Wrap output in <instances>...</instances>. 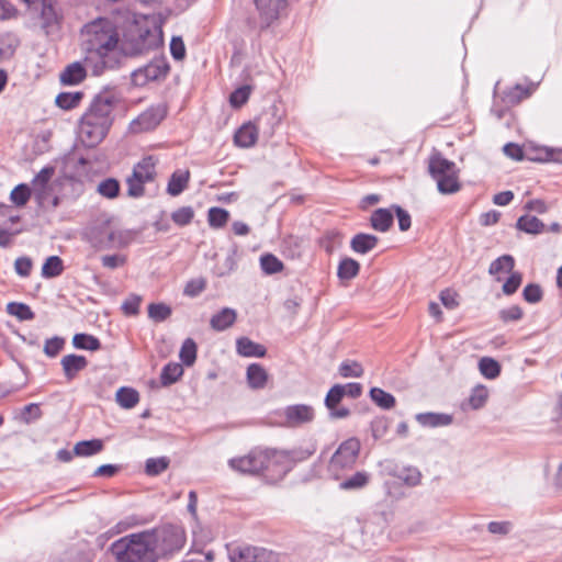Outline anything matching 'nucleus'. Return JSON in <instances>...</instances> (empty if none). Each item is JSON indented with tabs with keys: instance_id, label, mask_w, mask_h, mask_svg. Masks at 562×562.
<instances>
[{
	"instance_id": "obj_1",
	"label": "nucleus",
	"mask_w": 562,
	"mask_h": 562,
	"mask_svg": "<svg viewBox=\"0 0 562 562\" xmlns=\"http://www.w3.org/2000/svg\"><path fill=\"white\" fill-rule=\"evenodd\" d=\"M119 30L108 18H98L81 29L83 61L93 76L119 67L122 59Z\"/></svg>"
},
{
	"instance_id": "obj_2",
	"label": "nucleus",
	"mask_w": 562,
	"mask_h": 562,
	"mask_svg": "<svg viewBox=\"0 0 562 562\" xmlns=\"http://www.w3.org/2000/svg\"><path fill=\"white\" fill-rule=\"evenodd\" d=\"M228 467L240 474L262 473L270 482H277L288 473L291 461L282 451L255 449L246 456L229 459Z\"/></svg>"
},
{
	"instance_id": "obj_3",
	"label": "nucleus",
	"mask_w": 562,
	"mask_h": 562,
	"mask_svg": "<svg viewBox=\"0 0 562 562\" xmlns=\"http://www.w3.org/2000/svg\"><path fill=\"white\" fill-rule=\"evenodd\" d=\"M161 21L156 15H142L135 19L121 42L122 56L146 54L162 45Z\"/></svg>"
},
{
	"instance_id": "obj_4",
	"label": "nucleus",
	"mask_w": 562,
	"mask_h": 562,
	"mask_svg": "<svg viewBox=\"0 0 562 562\" xmlns=\"http://www.w3.org/2000/svg\"><path fill=\"white\" fill-rule=\"evenodd\" d=\"M113 109L112 97L103 94L93 99L80 122L79 136L82 143L93 147L104 139L113 122Z\"/></svg>"
},
{
	"instance_id": "obj_5",
	"label": "nucleus",
	"mask_w": 562,
	"mask_h": 562,
	"mask_svg": "<svg viewBox=\"0 0 562 562\" xmlns=\"http://www.w3.org/2000/svg\"><path fill=\"white\" fill-rule=\"evenodd\" d=\"M83 239L97 251L123 249L135 239L136 233L121 228L110 218L102 217L90 224L82 234Z\"/></svg>"
},
{
	"instance_id": "obj_6",
	"label": "nucleus",
	"mask_w": 562,
	"mask_h": 562,
	"mask_svg": "<svg viewBox=\"0 0 562 562\" xmlns=\"http://www.w3.org/2000/svg\"><path fill=\"white\" fill-rule=\"evenodd\" d=\"M149 533L136 532L124 536L110 546L115 562H157L149 544Z\"/></svg>"
},
{
	"instance_id": "obj_7",
	"label": "nucleus",
	"mask_w": 562,
	"mask_h": 562,
	"mask_svg": "<svg viewBox=\"0 0 562 562\" xmlns=\"http://www.w3.org/2000/svg\"><path fill=\"white\" fill-rule=\"evenodd\" d=\"M143 532L150 535L148 540L156 560L180 551L186 541L183 529L176 525H162Z\"/></svg>"
},
{
	"instance_id": "obj_8",
	"label": "nucleus",
	"mask_w": 562,
	"mask_h": 562,
	"mask_svg": "<svg viewBox=\"0 0 562 562\" xmlns=\"http://www.w3.org/2000/svg\"><path fill=\"white\" fill-rule=\"evenodd\" d=\"M428 169L440 193L451 194L460 190L459 170L453 161L435 153L429 158Z\"/></svg>"
},
{
	"instance_id": "obj_9",
	"label": "nucleus",
	"mask_w": 562,
	"mask_h": 562,
	"mask_svg": "<svg viewBox=\"0 0 562 562\" xmlns=\"http://www.w3.org/2000/svg\"><path fill=\"white\" fill-rule=\"evenodd\" d=\"M42 2L41 12L38 15L40 24L36 22V16L30 10V18L25 22V27L35 30L37 26L46 34L52 35L57 33L61 26L63 16L57 10L52 0H40Z\"/></svg>"
},
{
	"instance_id": "obj_10",
	"label": "nucleus",
	"mask_w": 562,
	"mask_h": 562,
	"mask_svg": "<svg viewBox=\"0 0 562 562\" xmlns=\"http://www.w3.org/2000/svg\"><path fill=\"white\" fill-rule=\"evenodd\" d=\"M360 451V441L349 438L344 441L329 462V472L336 479H340L342 471L350 469L357 461Z\"/></svg>"
},
{
	"instance_id": "obj_11",
	"label": "nucleus",
	"mask_w": 562,
	"mask_h": 562,
	"mask_svg": "<svg viewBox=\"0 0 562 562\" xmlns=\"http://www.w3.org/2000/svg\"><path fill=\"white\" fill-rule=\"evenodd\" d=\"M157 159L153 156L143 158L133 169V173L127 178V194L138 198L144 194V184L154 180L156 175Z\"/></svg>"
},
{
	"instance_id": "obj_12",
	"label": "nucleus",
	"mask_w": 562,
	"mask_h": 562,
	"mask_svg": "<svg viewBox=\"0 0 562 562\" xmlns=\"http://www.w3.org/2000/svg\"><path fill=\"white\" fill-rule=\"evenodd\" d=\"M166 114L167 108L164 104L153 105L130 123L128 131L132 134L153 131L160 124Z\"/></svg>"
},
{
	"instance_id": "obj_13",
	"label": "nucleus",
	"mask_w": 562,
	"mask_h": 562,
	"mask_svg": "<svg viewBox=\"0 0 562 562\" xmlns=\"http://www.w3.org/2000/svg\"><path fill=\"white\" fill-rule=\"evenodd\" d=\"M168 71L169 64L165 57L154 58L147 65L132 72V81L135 86L143 87L150 81L165 78Z\"/></svg>"
},
{
	"instance_id": "obj_14",
	"label": "nucleus",
	"mask_w": 562,
	"mask_h": 562,
	"mask_svg": "<svg viewBox=\"0 0 562 562\" xmlns=\"http://www.w3.org/2000/svg\"><path fill=\"white\" fill-rule=\"evenodd\" d=\"M283 425L288 427H300L311 423L315 417L313 406L307 404L289 405L282 411Z\"/></svg>"
},
{
	"instance_id": "obj_15",
	"label": "nucleus",
	"mask_w": 562,
	"mask_h": 562,
	"mask_svg": "<svg viewBox=\"0 0 562 562\" xmlns=\"http://www.w3.org/2000/svg\"><path fill=\"white\" fill-rule=\"evenodd\" d=\"M263 26H270L286 10V0H255Z\"/></svg>"
},
{
	"instance_id": "obj_16",
	"label": "nucleus",
	"mask_w": 562,
	"mask_h": 562,
	"mask_svg": "<svg viewBox=\"0 0 562 562\" xmlns=\"http://www.w3.org/2000/svg\"><path fill=\"white\" fill-rule=\"evenodd\" d=\"M344 396L345 394L342 392V384H335L328 391L325 397V405L328 408L331 418L340 419L349 416L350 411L348 408L337 407Z\"/></svg>"
},
{
	"instance_id": "obj_17",
	"label": "nucleus",
	"mask_w": 562,
	"mask_h": 562,
	"mask_svg": "<svg viewBox=\"0 0 562 562\" xmlns=\"http://www.w3.org/2000/svg\"><path fill=\"white\" fill-rule=\"evenodd\" d=\"M60 364L67 381H72L80 371L87 368L88 360L83 356L70 353L61 358Z\"/></svg>"
},
{
	"instance_id": "obj_18",
	"label": "nucleus",
	"mask_w": 562,
	"mask_h": 562,
	"mask_svg": "<svg viewBox=\"0 0 562 562\" xmlns=\"http://www.w3.org/2000/svg\"><path fill=\"white\" fill-rule=\"evenodd\" d=\"M416 422L425 428L447 427L452 424L453 417L446 413H419L415 416Z\"/></svg>"
},
{
	"instance_id": "obj_19",
	"label": "nucleus",
	"mask_w": 562,
	"mask_h": 562,
	"mask_svg": "<svg viewBox=\"0 0 562 562\" xmlns=\"http://www.w3.org/2000/svg\"><path fill=\"white\" fill-rule=\"evenodd\" d=\"M237 319V312L231 307H223L210 319V326L215 331H224L232 327Z\"/></svg>"
},
{
	"instance_id": "obj_20",
	"label": "nucleus",
	"mask_w": 562,
	"mask_h": 562,
	"mask_svg": "<svg viewBox=\"0 0 562 562\" xmlns=\"http://www.w3.org/2000/svg\"><path fill=\"white\" fill-rule=\"evenodd\" d=\"M236 351L241 357H257L261 358L266 355L265 346L257 344L248 337H239L236 340Z\"/></svg>"
},
{
	"instance_id": "obj_21",
	"label": "nucleus",
	"mask_w": 562,
	"mask_h": 562,
	"mask_svg": "<svg viewBox=\"0 0 562 562\" xmlns=\"http://www.w3.org/2000/svg\"><path fill=\"white\" fill-rule=\"evenodd\" d=\"M32 192L41 206H50L55 209L59 204V198L56 195L52 183L48 186L32 188Z\"/></svg>"
},
{
	"instance_id": "obj_22",
	"label": "nucleus",
	"mask_w": 562,
	"mask_h": 562,
	"mask_svg": "<svg viewBox=\"0 0 562 562\" xmlns=\"http://www.w3.org/2000/svg\"><path fill=\"white\" fill-rule=\"evenodd\" d=\"M90 71L83 61V65L80 63H72L60 74V81L65 85H77L81 82L86 72Z\"/></svg>"
},
{
	"instance_id": "obj_23",
	"label": "nucleus",
	"mask_w": 562,
	"mask_h": 562,
	"mask_svg": "<svg viewBox=\"0 0 562 562\" xmlns=\"http://www.w3.org/2000/svg\"><path fill=\"white\" fill-rule=\"evenodd\" d=\"M190 180V172L189 170H176L168 182L167 186V193L171 196H178L181 194L184 189L188 187Z\"/></svg>"
},
{
	"instance_id": "obj_24",
	"label": "nucleus",
	"mask_w": 562,
	"mask_h": 562,
	"mask_svg": "<svg viewBox=\"0 0 562 562\" xmlns=\"http://www.w3.org/2000/svg\"><path fill=\"white\" fill-rule=\"evenodd\" d=\"M514 266V258L510 255H503L490 265L488 272L494 276L497 281H501L503 274L510 273L513 271Z\"/></svg>"
},
{
	"instance_id": "obj_25",
	"label": "nucleus",
	"mask_w": 562,
	"mask_h": 562,
	"mask_svg": "<svg viewBox=\"0 0 562 562\" xmlns=\"http://www.w3.org/2000/svg\"><path fill=\"white\" fill-rule=\"evenodd\" d=\"M267 381L268 373L261 364L252 363L247 368V382L251 389H263Z\"/></svg>"
},
{
	"instance_id": "obj_26",
	"label": "nucleus",
	"mask_w": 562,
	"mask_h": 562,
	"mask_svg": "<svg viewBox=\"0 0 562 562\" xmlns=\"http://www.w3.org/2000/svg\"><path fill=\"white\" fill-rule=\"evenodd\" d=\"M258 138V131L254 124L243 125L235 134L234 142L239 147H250Z\"/></svg>"
},
{
	"instance_id": "obj_27",
	"label": "nucleus",
	"mask_w": 562,
	"mask_h": 562,
	"mask_svg": "<svg viewBox=\"0 0 562 562\" xmlns=\"http://www.w3.org/2000/svg\"><path fill=\"white\" fill-rule=\"evenodd\" d=\"M104 448V443L101 439H91L78 441L75 445L76 457L89 458L100 453Z\"/></svg>"
},
{
	"instance_id": "obj_28",
	"label": "nucleus",
	"mask_w": 562,
	"mask_h": 562,
	"mask_svg": "<svg viewBox=\"0 0 562 562\" xmlns=\"http://www.w3.org/2000/svg\"><path fill=\"white\" fill-rule=\"evenodd\" d=\"M260 549L249 546H234L228 548L231 562H254Z\"/></svg>"
},
{
	"instance_id": "obj_29",
	"label": "nucleus",
	"mask_w": 562,
	"mask_h": 562,
	"mask_svg": "<svg viewBox=\"0 0 562 562\" xmlns=\"http://www.w3.org/2000/svg\"><path fill=\"white\" fill-rule=\"evenodd\" d=\"M378 244V237L370 234H357L350 241V247L355 252L367 254L372 250Z\"/></svg>"
},
{
	"instance_id": "obj_30",
	"label": "nucleus",
	"mask_w": 562,
	"mask_h": 562,
	"mask_svg": "<svg viewBox=\"0 0 562 562\" xmlns=\"http://www.w3.org/2000/svg\"><path fill=\"white\" fill-rule=\"evenodd\" d=\"M360 270V265L352 258H342L337 268V277L341 281H349L357 277Z\"/></svg>"
},
{
	"instance_id": "obj_31",
	"label": "nucleus",
	"mask_w": 562,
	"mask_h": 562,
	"mask_svg": "<svg viewBox=\"0 0 562 562\" xmlns=\"http://www.w3.org/2000/svg\"><path fill=\"white\" fill-rule=\"evenodd\" d=\"M115 400L121 407L131 409L139 402V394L132 387L123 386L116 391Z\"/></svg>"
},
{
	"instance_id": "obj_32",
	"label": "nucleus",
	"mask_w": 562,
	"mask_h": 562,
	"mask_svg": "<svg viewBox=\"0 0 562 562\" xmlns=\"http://www.w3.org/2000/svg\"><path fill=\"white\" fill-rule=\"evenodd\" d=\"M393 223V214L387 209H378L371 215V225L375 231L386 232Z\"/></svg>"
},
{
	"instance_id": "obj_33",
	"label": "nucleus",
	"mask_w": 562,
	"mask_h": 562,
	"mask_svg": "<svg viewBox=\"0 0 562 562\" xmlns=\"http://www.w3.org/2000/svg\"><path fill=\"white\" fill-rule=\"evenodd\" d=\"M20 45V38L13 33L0 37V59L11 58Z\"/></svg>"
},
{
	"instance_id": "obj_34",
	"label": "nucleus",
	"mask_w": 562,
	"mask_h": 562,
	"mask_svg": "<svg viewBox=\"0 0 562 562\" xmlns=\"http://www.w3.org/2000/svg\"><path fill=\"white\" fill-rule=\"evenodd\" d=\"M517 228L527 234H540L544 229V224L536 216L522 215L517 221Z\"/></svg>"
},
{
	"instance_id": "obj_35",
	"label": "nucleus",
	"mask_w": 562,
	"mask_h": 562,
	"mask_svg": "<svg viewBox=\"0 0 562 562\" xmlns=\"http://www.w3.org/2000/svg\"><path fill=\"white\" fill-rule=\"evenodd\" d=\"M183 374V368L180 363L170 362L164 367L160 381L161 384L167 386L177 382Z\"/></svg>"
},
{
	"instance_id": "obj_36",
	"label": "nucleus",
	"mask_w": 562,
	"mask_h": 562,
	"mask_svg": "<svg viewBox=\"0 0 562 562\" xmlns=\"http://www.w3.org/2000/svg\"><path fill=\"white\" fill-rule=\"evenodd\" d=\"M72 345L77 349L97 351L101 348L100 340L88 334H76L72 337Z\"/></svg>"
},
{
	"instance_id": "obj_37",
	"label": "nucleus",
	"mask_w": 562,
	"mask_h": 562,
	"mask_svg": "<svg viewBox=\"0 0 562 562\" xmlns=\"http://www.w3.org/2000/svg\"><path fill=\"white\" fill-rule=\"evenodd\" d=\"M479 370L484 378L493 380L499 375L501 366L493 358L483 357L479 361Z\"/></svg>"
},
{
	"instance_id": "obj_38",
	"label": "nucleus",
	"mask_w": 562,
	"mask_h": 562,
	"mask_svg": "<svg viewBox=\"0 0 562 562\" xmlns=\"http://www.w3.org/2000/svg\"><path fill=\"white\" fill-rule=\"evenodd\" d=\"M170 464L168 457L149 458L145 463V473L149 476H156L165 472Z\"/></svg>"
},
{
	"instance_id": "obj_39",
	"label": "nucleus",
	"mask_w": 562,
	"mask_h": 562,
	"mask_svg": "<svg viewBox=\"0 0 562 562\" xmlns=\"http://www.w3.org/2000/svg\"><path fill=\"white\" fill-rule=\"evenodd\" d=\"M371 400L381 408L390 409L395 405V397L380 387L370 390Z\"/></svg>"
},
{
	"instance_id": "obj_40",
	"label": "nucleus",
	"mask_w": 562,
	"mask_h": 562,
	"mask_svg": "<svg viewBox=\"0 0 562 562\" xmlns=\"http://www.w3.org/2000/svg\"><path fill=\"white\" fill-rule=\"evenodd\" d=\"M63 270V260L58 256H50L42 267V276L44 278H55L61 274Z\"/></svg>"
},
{
	"instance_id": "obj_41",
	"label": "nucleus",
	"mask_w": 562,
	"mask_h": 562,
	"mask_svg": "<svg viewBox=\"0 0 562 562\" xmlns=\"http://www.w3.org/2000/svg\"><path fill=\"white\" fill-rule=\"evenodd\" d=\"M369 480H370L369 473L363 472V471L357 472L349 479L340 482L339 487L341 490H346V491L359 490V488L364 487L369 483Z\"/></svg>"
},
{
	"instance_id": "obj_42",
	"label": "nucleus",
	"mask_w": 562,
	"mask_h": 562,
	"mask_svg": "<svg viewBox=\"0 0 562 562\" xmlns=\"http://www.w3.org/2000/svg\"><path fill=\"white\" fill-rule=\"evenodd\" d=\"M171 313V307L165 303H151L148 306V317L156 323L166 321Z\"/></svg>"
},
{
	"instance_id": "obj_43",
	"label": "nucleus",
	"mask_w": 562,
	"mask_h": 562,
	"mask_svg": "<svg viewBox=\"0 0 562 562\" xmlns=\"http://www.w3.org/2000/svg\"><path fill=\"white\" fill-rule=\"evenodd\" d=\"M7 312L20 321H31L34 318L31 307L24 303L11 302L7 305Z\"/></svg>"
},
{
	"instance_id": "obj_44",
	"label": "nucleus",
	"mask_w": 562,
	"mask_h": 562,
	"mask_svg": "<svg viewBox=\"0 0 562 562\" xmlns=\"http://www.w3.org/2000/svg\"><path fill=\"white\" fill-rule=\"evenodd\" d=\"M81 99V92H61L56 97V104L64 110H70L76 108Z\"/></svg>"
},
{
	"instance_id": "obj_45",
	"label": "nucleus",
	"mask_w": 562,
	"mask_h": 562,
	"mask_svg": "<svg viewBox=\"0 0 562 562\" xmlns=\"http://www.w3.org/2000/svg\"><path fill=\"white\" fill-rule=\"evenodd\" d=\"M179 357L183 364L192 366L196 359V344L193 339L187 338L180 349Z\"/></svg>"
},
{
	"instance_id": "obj_46",
	"label": "nucleus",
	"mask_w": 562,
	"mask_h": 562,
	"mask_svg": "<svg viewBox=\"0 0 562 562\" xmlns=\"http://www.w3.org/2000/svg\"><path fill=\"white\" fill-rule=\"evenodd\" d=\"M338 372L342 378H360L364 371L359 362L346 360L340 363Z\"/></svg>"
},
{
	"instance_id": "obj_47",
	"label": "nucleus",
	"mask_w": 562,
	"mask_h": 562,
	"mask_svg": "<svg viewBox=\"0 0 562 562\" xmlns=\"http://www.w3.org/2000/svg\"><path fill=\"white\" fill-rule=\"evenodd\" d=\"M229 217V213L221 207H211L209 210L207 221L211 227L221 228L223 227Z\"/></svg>"
},
{
	"instance_id": "obj_48",
	"label": "nucleus",
	"mask_w": 562,
	"mask_h": 562,
	"mask_svg": "<svg viewBox=\"0 0 562 562\" xmlns=\"http://www.w3.org/2000/svg\"><path fill=\"white\" fill-rule=\"evenodd\" d=\"M488 397V390L484 385H476L469 397V404L473 409L483 407Z\"/></svg>"
},
{
	"instance_id": "obj_49",
	"label": "nucleus",
	"mask_w": 562,
	"mask_h": 562,
	"mask_svg": "<svg viewBox=\"0 0 562 562\" xmlns=\"http://www.w3.org/2000/svg\"><path fill=\"white\" fill-rule=\"evenodd\" d=\"M31 194H33L32 189L21 183L11 191L10 199L15 205L23 206L27 203Z\"/></svg>"
},
{
	"instance_id": "obj_50",
	"label": "nucleus",
	"mask_w": 562,
	"mask_h": 562,
	"mask_svg": "<svg viewBox=\"0 0 562 562\" xmlns=\"http://www.w3.org/2000/svg\"><path fill=\"white\" fill-rule=\"evenodd\" d=\"M398 479L409 486H417L422 481V473L415 467H407L401 470Z\"/></svg>"
},
{
	"instance_id": "obj_51",
	"label": "nucleus",
	"mask_w": 562,
	"mask_h": 562,
	"mask_svg": "<svg viewBox=\"0 0 562 562\" xmlns=\"http://www.w3.org/2000/svg\"><path fill=\"white\" fill-rule=\"evenodd\" d=\"M194 217V211L191 206H182L171 214V220L178 226H186L191 223Z\"/></svg>"
},
{
	"instance_id": "obj_52",
	"label": "nucleus",
	"mask_w": 562,
	"mask_h": 562,
	"mask_svg": "<svg viewBox=\"0 0 562 562\" xmlns=\"http://www.w3.org/2000/svg\"><path fill=\"white\" fill-rule=\"evenodd\" d=\"M261 269L268 273H277L283 269V263L273 255H263L260 258Z\"/></svg>"
},
{
	"instance_id": "obj_53",
	"label": "nucleus",
	"mask_w": 562,
	"mask_h": 562,
	"mask_svg": "<svg viewBox=\"0 0 562 562\" xmlns=\"http://www.w3.org/2000/svg\"><path fill=\"white\" fill-rule=\"evenodd\" d=\"M120 184L115 179H105L98 186V192L109 199H113L119 194Z\"/></svg>"
},
{
	"instance_id": "obj_54",
	"label": "nucleus",
	"mask_w": 562,
	"mask_h": 562,
	"mask_svg": "<svg viewBox=\"0 0 562 562\" xmlns=\"http://www.w3.org/2000/svg\"><path fill=\"white\" fill-rule=\"evenodd\" d=\"M65 339L58 336L46 339L44 344V353L49 357H56L64 348Z\"/></svg>"
},
{
	"instance_id": "obj_55",
	"label": "nucleus",
	"mask_w": 562,
	"mask_h": 562,
	"mask_svg": "<svg viewBox=\"0 0 562 562\" xmlns=\"http://www.w3.org/2000/svg\"><path fill=\"white\" fill-rule=\"evenodd\" d=\"M250 95V87L249 86H243L235 91L232 92L229 97V102L232 106L239 108L244 105Z\"/></svg>"
},
{
	"instance_id": "obj_56",
	"label": "nucleus",
	"mask_w": 562,
	"mask_h": 562,
	"mask_svg": "<svg viewBox=\"0 0 562 562\" xmlns=\"http://www.w3.org/2000/svg\"><path fill=\"white\" fill-rule=\"evenodd\" d=\"M522 316H524V312H522L521 307L518 305H512L507 308H503L499 311V318L504 323L517 322V321L521 319Z\"/></svg>"
},
{
	"instance_id": "obj_57",
	"label": "nucleus",
	"mask_w": 562,
	"mask_h": 562,
	"mask_svg": "<svg viewBox=\"0 0 562 562\" xmlns=\"http://www.w3.org/2000/svg\"><path fill=\"white\" fill-rule=\"evenodd\" d=\"M522 296L526 302L536 304L542 299V290L538 284H528L522 291Z\"/></svg>"
},
{
	"instance_id": "obj_58",
	"label": "nucleus",
	"mask_w": 562,
	"mask_h": 562,
	"mask_svg": "<svg viewBox=\"0 0 562 562\" xmlns=\"http://www.w3.org/2000/svg\"><path fill=\"white\" fill-rule=\"evenodd\" d=\"M521 281H522L521 273L512 271L509 278L503 284V292L506 295L514 294L520 286Z\"/></svg>"
},
{
	"instance_id": "obj_59",
	"label": "nucleus",
	"mask_w": 562,
	"mask_h": 562,
	"mask_svg": "<svg viewBox=\"0 0 562 562\" xmlns=\"http://www.w3.org/2000/svg\"><path fill=\"white\" fill-rule=\"evenodd\" d=\"M55 169L53 167H44L33 179L32 188L50 184Z\"/></svg>"
},
{
	"instance_id": "obj_60",
	"label": "nucleus",
	"mask_w": 562,
	"mask_h": 562,
	"mask_svg": "<svg viewBox=\"0 0 562 562\" xmlns=\"http://www.w3.org/2000/svg\"><path fill=\"white\" fill-rule=\"evenodd\" d=\"M170 54L176 60H182L186 56V46L181 37L173 36L170 42Z\"/></svg>"
},
{
	"instance_id": "obj_61",
	"label": "nucleus",
	"mask_w": 562,
	"mask_h": 562,
	"mask_svg": "<svg viewBox=\"0 0 562 562\" xmlns=\"http://www.w3.org/2000/svg\"><path fill=\"white\" fill-rule=\"evenodd\" d=\"M32 266V260L29 257H19L14 262L15 272L23 278L30 276Z\"/></svg>"
},
{
	"instance_id": "obj_62",
	"label": "nucleus",
	"mask_w": 562,
	"mask_h": 562,
	"mask_svg": "<svg viewBox=\"0 0 562 562\" xmlns=\"http://www.w3.org/2000/svg\"><path fill=\"white\" fill-rule=\"evenodd\" d=\"M142 299L138 295L128 296L122 304V308L127 315H136L139 312Z\"/></svg>"
},
{
	"instance_id": "obj_63",
	"label": "nucleus",
	"mask_w": 562,
	"mask_h": 562,
	"mask_svg": "<svg viewBox=\"0 0 562 562\" xmlns=\"http://www.w3.org/2000/svg\"><path fill=\"white\" fill-rule=\"evenodd\" d=\"M102 266L109 269H116L126 262V257L123 255H105L101 258Z\"/></svg>"
},
{
	"instance_id": "obj_64",
	"label": "nucleus",
	"mask_w": 562,
	"mask_h": 562,
	"mask_svg": "<svg viewBox=\"0 0 562 562\" xmlns=\"http://www.w3.org/2000/svg\"><path fill=\"white\" fill-rule=\"evenodd\" d=\"M235 268H236V261H235L234 255H228L222 265H217L215 267V273L218 277H223V276H226V274L231 273L232 271H234Z\"/></svg>"
}]
</instances>
